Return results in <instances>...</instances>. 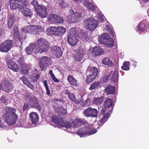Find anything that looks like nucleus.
<instances>
[{
    "instance_id": "25",
    "label": "nucleus",
    "mask_w": 149,
    "mask_h": 149,
    "mask_svg": "<svg viewBox=\"0 0 149 149\" xmlns=\"http://www.w3.org/2000/svg\"><path fill=\"white\" fill-rule=\"evenodd\" d=\"M36 46L34 43L30 44L29 46L26 47L25 49V51L27 54L28 55L31 54L33 51L34 50V52L36 50Z\"/></svg>"
},
{
    "instance_id": "39",
    "label": "nucleus",
    "mask_w": 149,
    "mask_h": 149,
    "mask_svg": "<svg viewBox=\"0 0 149 149\" xmlns=\"http://www.w3.org/2000/svg\"><path fill=\"white\" fill-rule=\"evenodd\" d=\"M104 97L102 96L100 97L95 98L93 100V102L96 104H102L104 100Z\"/></svg>"
},
{
    "instance_id": "14",
    "label": "nucleus",
    "mask_w": 149,
    "mask_h": 149,
    "mask_svg": "<svg viewBox=\"0 0 149 149\" xmlns=\"http://www.w3.org/2000/svg\"><path fill=\"white\" fill-rule=\"evenodd\" d=\"M49 63L50 60L47 57L43 56L39 60V65L42 70L49 67Z\"/></svg>"
},
{
    "instance_id": "17",
    "label": "nucleus",
    "mask_w": 149,
    "mask_h": 149,
    "mask_svg": "<svg viewBox=\"0 0 149 149\" xmlns=\"http://www.w3.org/2000/svg\"><path fill=\"white\" fill-rule=\"evenodd\" d=\"M86 123V121L83 118H76L72 122V125L74 127L77 128Z\"/></svg>"
},
{
    "instance_id": "51",
    "label": "nucleus",
    "mask_w": 149,
    "mask_h": 149,
    "mask_svg": "<svg viewBox=\"0 0 149 149\" xmlns=\"http://www.w3.org/2000/svg\"><path fill=\"white\" fill-rule=\"evenodd\" d=\"M22 69L21 73L24 75H25L29 73V69L28 65H26V68H21Z\"/></svg>"
},
{
    "instance_id": "58",
    "label": "nucleus",
    "mask_w": 149,
    "mask_h": 149,
    "mask_svg": "<svg viewBox=\"0 0 149 149\" xmlns=\"http://www.w3.org/2000/svg\"><path fill=\"white\" fill-rule=\"evenodd\" d=\"M1 102L4 104H7V102L6 99L5 98L4 96H2L1 98Z\"/></svg>"
},
{
    "instance_id": "37",
    "label": "nucleus",
    "mask_w": 149,
    "mask_h": 149,
    "mask_svg": "<svg viewBox=\"0 0 149 149\" xmlns=\"http://www.w3.org/2000/svg\"><path fill=\"white\" fill-rule=\"evenodd\" d=\"M100 86V82L99 81H97L93 83L89 89L90 90L97 89Z\"/></svg>"
},
{
    "instance_id": "30",
    "label": "nucleus",
    "mask_w": 149,
    "mask_h": 149,
    "mask_svg": "<svg viewBox=\"0 0 149 149\" xmlns=\"http://www.w3.org/2000/svg\"><path fill=\"white\" fill-rule=\"evenodd\" d=\"M65 93L68 95L69 99L72 101H74L75 103H79L80 102L77 100L75 98V96L74 94L70 93L68 90L65 91Z\"/></svg>"
},
{
    "instance_id": "21",
    "label": "nucleus",
    "mask_w": 149,
    "mask_h": 149,
    "mask_svg": "<svg viewBox=\"0 0 149 149\" xmlns=\"http://www.w3.org/2000/svg\"><path fill=\"white\" fill-rule=\"evenodd\" d=\"M8 68L14 71L17 72L19 70V67L17 64L14 62L10 60L8 63Z\"/></svg>"
},
{
    "instance_id": "12",
    "label": "nucleus",
    "mask_w": 149,
    "mask_h": 149,
    "mask_svg": "<svg viewBox=\"0 0 149 149\" xmlns=\"http://www.w3.org/2000/svg\"><path fill=\"white\" fill-rule=\"evenodd\" d=\"M48 21L51 24H61L63 22V18L62 17L55 14H52L49 16Z\"/></svg>"
},
{
    "instance_id": "13",
    "label": "nucleus",
    "mask_w": 149,
    "mask_h": 149,
    "mask_svg": "<svg viewBox=\"0 0 149 149\" xmlns=\"http://www.w3.org/2000/svg\"><path fill=\"white\" fill-rule=\"evenodd\" d=\"M0 85L1 90L8 93L9 92L13 87V84L7 80H3Z\"/></svg>"
},
{
    "instance_id": "33",
    "label": "nucleus",
    "mask_w": 149,
    "mask_h": 149,
    "mask_svg": "<svg viewBox=\"0 0 149 149\" xmlns=\"http://www.w3.org/2000/svg\"><path fill=\"white\" fill-rule=\"evenodd\" d=\"M112 73V74L111 75L110 79L111 81L115 83L117 81L118 79V72L117 71L115 70L113 72L111 71V74Z\"/></svg>"
},
{
    "instance_id": "59",
    "label": "nucleus",
    "mask_w": 149,
    "mask_h": 149,
    "mask_svg": "<svg viewBox=\"0 0 149 149\" xmlns=\"http://www.w3.org/2000/svg\"><path fill=\"white\" fill-rule=\"evenodd\" d=\"M29 107V105L25 103L24 104L23 108V110L24 111L27 109Z\"/></svg>"
},
{
    "instance_id": "19",
    "label": "nucleus",
    "mask_w": 149,
    "mask_h": 149,
    "mask_svg": "<svg viewBox=\"0 0 149 149\" xmlns=\"http://www.w3.org/2000/svg\"><path fill=\"white\" fill-rule=\"evenodd\" d=\"M40 28V26L31 25L28 26L27 30L29 33L34 34L39 31Z\"/></svg>"
},
{
    "instance_id": "7",
    "label": "nucleus",
    "mask_w": 149,
    "mask_h": 149,
    "mask_svg": "<svg viewBox=\"0 0 149 149\" xmlns=\"http://www.w3.org/2000/svg\"><path fill=\"white\" fill-rule=\"evenodd\" d=\"M81 13L74 12L72 10H69V15L67 17L68 22L70 24L75 23L80 19L81 17Z\"/></svg>"
},
{
    "instance_id": "47",
    "label": "nucleus",
    "mask_w": 149,
    "mask_h": 149,
    "mask_svg": "<svg viewBox=\"0 0 149 149\" xmlns=\"http://www.w3.org/2000/svg\"><path fill=\"white\" fill-rule=\"evenodd\" d=\"M145 25L143 22H141L137 26V28L141 31H143L144 30Z\"/></svg>"
},
{
    "instance_id": "46",
    "label": "nucleus",
    "mask_w": 149,
    "mask_h": 149,
    "mask_svg": "<svg viewBox=\"0 0 149 149\" xmlns=\"http://www.w3.org/2000/svg\"><path fill=\"white\" fill-rule=\"evenodd\" d=\"M56 103L57 104V107L58 109H61L62 106L64 102L62 99L58 100H56Z\"/></svg>"
},
{
    "instance_id": "18",
    "label": "nucleus",
    "mask_w": 149,
    "mask_h": 149,
    "mask_svg": "<svg viewBox=\"0 0 149 149\" xmlns=\"http://www.w3.org/2000/svg\"><path fill=\"white\" fill-rule=\"evenodd\" d=\"M51 50L54 54H55L58 57L61 56L62 54V52L61 48L56 46L52 47Z\"/></svg>"
},
{
    "instance_id": "15",
    "label": "nucleus",
    "mask_w": 149,
    "mask_h": 149,
    "mask_svg": "<svg viewBox=\"0 0 149 149\" xmlns=\"http://www.w3.org/2000/svg\"><path fill=\"white\" fill-rule=\"evenodd\" d=\"M31 101V105L33 108L36 109L38 110L41 109V107L38 103L37 98L33 95L29 97Z\"/></svg>"
},
{
    "instance_id": "62",
    "label": "nucleus",
    "mask_w": 149,
    "mask_h": 149,
    "mask_svg": "<svg viewBox=\"0 0 149 149\" xmlns=\"http://www.w3.org/2000/svg\"><path fill=\"white\" fill-rule=\"evenodd\" d=\"M32 80L34 82H36L38 81V79L37 78L35 77V76H34L33 77L32 79Z\"/></svg>"
},
{
    "instance_id": "48",
    "label": "nucleus",
    "mask_w": 149,
    "mask_h": 149,
    "mask_svg": "<svg viewBox=\"0 0 149 149\" xmlns=\"http://www.w3.org/2000/svg\"><path fill=\"white\" fill-rule=\"evenodd\" d=\"M31 4L33 6L36 10L41 5H38V2L35 0H33L31 2Z\"/></svg>"
},
{
    "instance_id": "43",
    "label": "nucleus",
    "mask_w": 149,
    "mask_h": 149,
    "mask_svg": "<svg viewBox=\"0 0 149 149\" xmlns=\"http://www.w3.org/2000/svg\"><path fill=\"white\" fill-rule=\"evenodd\" d=\"M91 107H89L83 111V114L86 117H90L91 115Z\"/></svg>"
},
{
    "instance_id": "64",
    "label": "nucleus",
    "mask_w": 149,
    "mask_h": 149,
    "mask_svg": "<svg viewBox=\"0 0 149 149\" xmlns=\"http://www.w3.org/2000/svg\"><path fill=\"white\" fill-rule=\"evenodd\" d=\"M37 79L38 80L40 77V75L39 74H37L36 76H35Z\"/></svg>"
},
{
    "instance_id": "16",
    "label": "nucleus",
    "mask_w": 149,
    "mask_h": 149,
    "mask_svg": "<svg viewBox=\"0 0 149 149\" xmlns=\"http://www.w3.org/2000/svg\"><path fill=\"white\" fill-rule=\"evenodd\" d=\"M36 10L37 13L41 18L45 17L47 15L46 7L43 5Z\"/></svg>"
},
{
    "instance_id": "22",
    "label": "nucleus",
    "mask_w": 149,
    "mask_h": 149,
    "mask_svg": "<svg viewBox=\"0 0 149 149\" xmlns=\"http://www.w3.org/2000/svg\"><path fill=\"white\" fill-rule=\"evenodd\" d=\"M110 37V35L108 33H103L98 36V41L100 43L103 44L105 42L107 41Z\"/></svg>"
},
{
    "instance_id": "57",
    "label": "nucleus",
    "mask_w": 149,
    "mask_h": 149,
    "mask_svg": "<svg viewBox=\"0 0 149 149\" xmlns=\"http://www.w3.org/2000/svg\"><path fill=\"white\" fill-rule=\"evenodd\" d=\"M98 18L99 20L101 22L104 20V18L103 15L100 13L98 14Z\"/></svg>"
},
{
    "instance_id": "45",
    "label": "nucleus",
    "mask_w": 149,
    "mask_h": 149,
    "mask_svg": "<svg viewBox=\"0 0 149 149\" xmlns=\"http://www.w3.org/2000/svg\"><path fill=\"white\" fill-rule=\"evenodd\" d=\"M91 115L90 117L96 118L97 115V110L96 109H92V108H91Z\"/></svg>"
},
{
    "instance_id": "54",
    "label": "nucleus",
    "mask_w": 149,
    "mask_h": 149,
    "mask_svg": "<svg viewBox=\"0 0 149 149\" xmlns=\"http://www.w3.org/2000/svg\"><path fill=\"white\" fill-rule=\"evenodd\" d=\"M59 5L60 6L64 8H65L68 6V4L64 0H61V2L60 3Z\"/></svg>"
},
{
    "instance_id": "26",
    "label": "nucleus",
    "mask_w": 149,
    "mask_h": 149,
    "mask_svg": "<svg viewBox=\"0 0 149 149\" xmlns=\"http://www.w3.org/2000/svg\"><path fill=\"white\" fill-rule=\"evenodd\" d=\"M67 80L71 85L77 86L78 85L77 81L70 75L68 76Z\"/></svg>"
},
{
    "instance_id": "53",
    "label": "nucleus",
    "mask_w": 149,
    "mask_h": 149,
    "mask_svg": "<svg viewBox=\"0 0 149 149\" xmlns=\"http://www.w3.org/2000/svg\"><path fill=\"white\" fill-rule=\"evenodd\" d=\"M110 76V74L108 75H104L101 79V81L103 82H105L108 80V79Z\"/></svg>"
},
{
    "instance_id": "55",
    "label": "nucleus",
    "mask_w": 149,
    "mask_h": 149,
    "mask_svg": "<svg viewBox=\"0 0 149 149\" xmlns=\"http://www.w3.org/2000/svg\"><path fill=\"white\" fill-rule=\"evenodd\" d=\"M20 79L23 81V83L26 85L29 82L27 78L24 76H23Z\"/></svg>"
},
{
    "instance_id": "49",
    "label": "nucleus",
    "mask_w": 149,
    "mask_h": 149,
    "mask_svg": "<svg viewBox=\"0 0 149 149\" xmlns=\"http://www.w3.org/2000/svg\"><path fill=\"white\" fill-rule=\"evenodd\" d=\"M106 26L107 31L108 32H109L113 38H115V37H116V36H115V33L114 32L113 30L111 29L109 26L106 25Z\"/></svg>"
},
{
    "instance_id": "41",
    "label": "nucleus",
    "mask_w": 149,
    "mask_h": 149,
    "mask_svg": "<svg viewBox=\"0 0 149 149\" xmlns=\"http://www.w3.org/2000/svg\"><path fill=\"white\" fill-rule=\"evenodd\" d=\"M56 111L58 115H64L67 113V112L65 108H61V109H58Z\"/></svg>"
},
{
    "instance_id": "52",
    "label": "nucleus",
    "mask_w": 149,
    "mask_h": 149,
    "mask_svg": "<svg viewBox=\"0 0 149 149\" xmlns=\"http://www.w3.org/2000/svg\"><path fill=\"white\" fill-rule=\"evenodd\" d=\"M82 39L85 42L88 41L89 40V37L87 33H83Z\"/></svg>"
},
{
    "instance_id": "23",
    "label": "nucleus",
    "mask_w": 149,
    "mask_h": 149,
    "mask_svg": "<svg viewBox=\"0 0 149 149\" xmlns=\"http://www.w3.org/2000/svg\"><path fill=\"white\" fill-rule=\"evenodd\" d=\"M104 53L102 49H101L100 47H95L93 48L92 52L93 56L96 57L98 55H100Z\"/></svg>"
},
{
    "instance_id": "20",
    "label": "nucleus",
    "mask_w": 149,
    "mask_h": 149,
    "mask_svg": "<svg viewBox=\"0 0 149 149\" xmlns=\"http://www.w3.org/2000/svg\"><path fill=\"white\" fill-rule=\"evenodd\" d=\"M29 118L33 124H36L39 120V116L36 112H32L29 114Z\"/></svg>"
},
{
    "instance_id": "5",
    "label": "nucleus",
    "mask_w": 149,
    "mask_h": 149,
    "mask_svg": "<svg viewBox=\"0 0 149 149\" xmlns=\"http://www.w3.org/2000/svg\"><path fill=\"white\" fill-rule=\"evenodd\" d=\"M67 42L72 46H75L78 43L77 35L75 28L70 29L67 37Z\"/></svg>"
},
{
    "instance_id": "11",
    "label": "nucleus",
    "mask_w": 149,
    "mask_h": 149,
    "mask_svg": "<svg viewBox=\"0 0 149 149\" xmlns=\"http://www.w3.org/2000/svg\"><path fill=\"white\" fill-rule=\"evenodd\" d=\"M13 37L14 42L17 46H21L22 44V38L19 35L18 28L17 26H14Z\"/></svg>"
},
{
    "instance_id": "34",
    "label": "nucleus",
    "mask_w": 149,
    "mask_h": 149,
    "mask_svg": "<svg viewBox=\"0 0 149 149\" xmlns=\"http://www.w3.org/2000/svg\"><path fill=\"white\" fill-rule=\"evenodd\" d=\"M102 63L109 66L111 67L113 65V63L109 57H105L102 60Z\"/></svg>"
},
{
    "instance_id": "35",
    "label": "nucleus",
    "mask_w": 149,
    "mask_h": 149,
    "mask_svg": "<svg viewBox=\"0 0 149 149\" xmlns=\"http://www.w3.org/2000/svg\"><path fill=\"white\" fill-rule=\"evenodd\" d=\"M23 13V14L25 16L27 17H31L32 15V13L31 10L30 9L27 8L26 7L24 8V9L22 11H21Z\"/></svg>"
},
{
    "instance_id": "3",
    "label": "nucleus",
    "mask_w": 149,
    "mask_h": 149,
    "mask_svg": "<svg viewBox=\"0 0 149 149\" xmlns=\"http://www.w3.org/2000/svg\"><path fill=\"white\" fill-rule=\"evenodd\" d=\"M34 44L36 47L34 52L35 54L46 52L49 45V42L43 38L39 39Z\"/></svg>"
},
{
    "instance_id": "9",
    "label": "nucleus",
    "mask_w": 149,
    "mask_h": 149,
    "mask_svg": "<svg viewBox=\"0 0 149 149\" xmlns=\"http://www.w3.org/2000/svg\"><path fill=\"white\" fill-rule=\"evenodd\" d=\"M52 121L55 124L62 127L69 128L71 127V125L69 122H64V120L61 117L57 116H54L51 118Z\"/></svg>"
},
{
    "instance_id": "42",
    "label": "nucleus",
    "mask_w": 149,
    "mask_h": 149,
    "mask_svg": "<svg viewBox=\"0 0 149 149\" xmlns=\"http://www.w3.org/2000/svg\"><path fill=\"white\" fill-rule=\"evenodd\" d=\"M96 78V77L94 76V75L91 74L87 76L86 81L88 83H89L92 82Z\"/></svg>"
},
{
    "instance_id": "10",
    "label": "nucleus",
    "mask_w": 149,
    "mask_h": 149,
    "mask_svg": "<svg viewBox=\"0 0 149 149\" xmlns=\"http://www.w3.org/2000/svg\"><path fill=\"white\" fill-rule=\"evenodd\" d=\"M13 41L11 40H7L0 44V51L7 53L13 47Z\"/></svg>"
},
{
    "instance_id": "24",
    "label": "nucleus",
    "mask_w": 149,
    "mask_h": 149,
    "mask_svg": "<svg viewBox=\"0 0 149 149\" xmlns=\"http://www.w3.org/2000/svg\"><path fill=\"white\" fill-rule=\"evenodd\" d=\"M56 29V27L49 26L47 28L46 32L48 35L51 36L54 35L56 36L57 35Z\"/></svg>"
},
{
    "instance_id": "38",
    "label": "nucleus",
    "mask_w": 149,
    "mask_h": 149,
    "mask_svg": "<svg viewBox=\"0 0 149 149\" xmlns=\"http://www.w3.org/2000/svg\"><path fill=\"white\" fill-rule=\"evenodd\" d=\"M103 44L106 45L108 47H112L113 46L114 43L113 39L110 37Z\"/></svg>"
},
{
    "instance_id": "8",
    "label": "nucleus",
    "mask_w": 149,
    "mask_h": 149,
    "mask_svg": "<svg viewBox=\"0 0 149 149\" xmlns=\"http://www.w3.org/2000/svg\"><path fill=\"white\" fill-rule=\"evenodd\" d=\"M97 132L96 130H93L91 127H83L79 129L77 131V134L81 137H83L87 135H90Z\"/></svg>"
},
{
    "instance_id": "31",
    "label": "nucleus",
    "mask_w": 149,
    "mask_h": 149,
    "mask_svg": "<svg viewBox=\"0 0 149 149\" xmlns=\"http://www.w3.org/2000/svg\"><path fill=\"white\" fill-rule=\"evenodd\" d=\"M89 71H91V74L94 75L95 77H97L98 74V70L97 68L93 67L91 68L88 67L87 69V72H88Z\"/></svg>"
},
{
    "instance_id": "6",
    "label": "nucleus",
    "mask_w": 149,
    "mask_h": 149,
    "mask_svg": "<svg viewBox=\"0 0 149 149\" xmlns=\"http://www.w3.org/2000/svg\"><path fill=\"white\" fill-rule=\"evenodd\" d=\"M98 22L93 18H88L84 21V26L91 31H94L97 26Z\"/></svg>"
},
{
    "instance_id": "36",
    "label": "nucleus",
    "mask_w": 149,
    "mask_h": 149,
    "mask_svg": "<svg viewBox=\"0 0 149 149\" xmlns=\"http://www.w3.org/2000/svg\"><path fill=\"white\" fill-rule=\"evenodd\" d=\"M57 34L58 36H60L64 33L66 31L65 29L62 26H58L56 27Z\"/></svg>"
},
{
    "instance_id": "40",
    "label": "nucleus",
    "mask_w": 149,
    "mask_h": 149,
    "mask_svg": "<svg viewBox=\"0 0 149 149\" xmlns=\"http://www.w3.org/2000/svg\"><path fill=\"white\" fill-rule=\"evenodd\" d=\"M18 61L20 65V68H26V65H27L25 62L24 59L23 57H21L19 58Z\"/></svg>"
},
{
    "instance_id": "63",
    "label": "nucleus",
    "mask_w": 149,
    "mask_h": 149,
    "mask_svg": "<svg viewBox=\"0 0 149 149\" xmlns=\"http://www.w3.org/2000/svg\"><path fill=\"white\" fill-rule=\"evenodd\" d=\"M90 101V99L89 98H88L85 101V104H88V102Z\"/></svg>"
},
{
    "instance_id": "44",
    "label": "nucleus",
    "mask_w": 149,
    "mask_h": 149,
    "mask_svg": "<svg viewBox=\"0 0 149 149\" xmlns=\"http://www.w3.org/2000/svg\"><path fill=\"white\" fill-rule=\"evenodd\" d=\"M130 65V63L128 61L124 62L123 66L121 67L122 69L124 70H129V66Z\"/></svg>"
},
{
    "instance_id": "60",
    "label": "nucleus",
    "mask_w": 149,
    "mask_h": 149,
    "mask_svg": "<svg viewBox=\"0 0 149 149\" xmlns=\"http://www.w3.org/2000/svg\"><path fill=\"white\" fill-rule=\"evenodd\" d=\"M43 83L45 88L49 87V86H48L47 82V80L44 81L43 82Z\"/></svg>"
},
{
    "instance_id": "32",
    "label": "nucleus",
    "mask_w": 149,
    "mask_h": 149,
    "mask_svg": "<svg viewBox=\"0 0 149 149\" xmlns=\"http://www.w3.org/2000/svg\"><path fill=\"white\" fill-rule=\"evenodd\" d=\"M105 91L108 94H113L115 92V87L109 86L105 89Z\"/></svg>"
},
{
    "instance_id": "28",
    "label": "nucleus",
    "mask_w": 149,
    "mask_h": 149,
    "mask_svg": "<svg viewBox=\"0 0 149 149\" xmlns=\"http://www.w3.org/2000/svg\"><path fill=\"white\" fill-rule=\"evenodd\" d=\"M84 52L83 50H78L75 56V60L77 62L81 61L83 57Z\"/></svg>"
},
{
    "instance_id": "2",
    "label": "nucleus",
    "mask_w": 149,
    "mask_h": 149,
    "mask_svg": "<svg viewBox=\"0 0 149 149\" xmlns=\"http://www.w3.org/2000/svg\"><path fill=\"white\" fill-rule=\"evenodd\" d=\"M112 101L110 98H108L105 100L104 103V107L102 109L101 111V114L103 116L100 120L101 123H104L107 120L112 113Z\"/></svg>"
},
{
    "instance_id": "56",
    "label": "nucleus",
    "mask_w": 149,
    "mask_h": 149,
    "mask_svg": "<svg viewBox=\"0 0 149 149\" xmlns=\"http://www.w3.org/2000/svg\"><path fill=\"white\" fill-rule=\"evenodd\" d=\"M26 85L32 91L35 90V88L34 86L29 82Z\"/></svg>"
},
{
    "instance_id": "50",
    "label": "nucleus",
    "mask_w": 149,
    "mask_h": 149,
    "mask_svg": "<svg viewBox=\"0 0 149 149\" xmlns=\"http://www.w3.org/2000/svg\"><path fill=\"white\" fill-rule=\"evenodd\" d=\"M49 74L50 76L51 77L52 79L54 82H58L59 81L57 78H56L55 77V75L53 73L52 71V70H50L49 72Z\"/></svg>"
},
{
    "instance_id": "1",
    "label": "nucleus",
    "mask_w": 149,
    "mask_h": 149,
    "mask_svg": "<svg viewBox=\"0 0 149 149\" xmlns=\"http://www.w3.org/2000/svg\"><path fill=\"white\" fill-rule=\"evenodd\" d=\"M16 109L13 107H6L4 109L3 119L8 125L15 124L17 118Z\"/></svg>"
},
{
    "instance_id": "29",
    "label": "nucleus",
    "mask_w": 149,
    "mask_h": 149,
    "mask_svg": "<svg viewBox=\"0 0 149 149\" xmlns=\"http://www.w3.org/2000/svg\"><path fill=\"white\" fill-rule=\"evenodd\" d=\"M84 4L87 8L91 11H94L96 8L95 6L92 3L89 1L85 0L84 1Z\"/></svg>"
},
{
    "instance_id": "4",
    "label": "nucleus",
    "mask_w": 149,
    "mask_h": 149,
    "mask_svg": "<svg viewBox=\"0 0 149 149\" xmlns=\"http://www.w3.org/2000/svg\"><path fill=\"white\" fill-rule=\"evenodd\" d=\"M29 4V0H10V8L14 10L18 8L20 11H22L24 7Z\"/></svg>"
},
{
    "instance_id": "61",
    "label": "nucleus",
    "mask_w": 149,
    "mask_h": 149,
    "mask_svg": "<svg viewBox=\"0 0 149 149\" xmlns=\"http://www.w3.org/2000/svg\"><path fill=\"white\" fill-rule=\"evenodd\" d=\"M46 94L48 95H49L50 94V91L49 89V87L46 88Z\"/></svg>"
},
{
    "instance_id": "27",
    "label": "nucleus",
    "mask_w": 149,
    "mask_h": 149,
    "mask_svg": "<svg viewBox=\"0 0 149 149\" xmlns=\"http://www.w3.org/2000/svg\"><path fill=\"white\" fill-rule=\"evenodd\" d=\"M15 19V17L13 15H9L8 23V27L9 29H11L12 27Z\"/></svg>"
}]
</instances>
